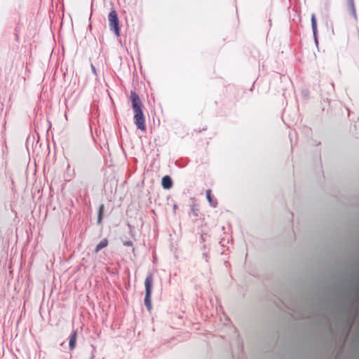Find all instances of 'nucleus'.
I'll use <instances>...</instances> for the list:
<instances>
[{
	"mask_svg": "<svg viewBox=\"0 0 359 359\" xmlns=\"http://www.w3.org/2000/svg\"><path fill=\"white\" fill-rule=\"evenodd\" d=\"M131 98L133 102V108L135 113L134 118L135 123L139 129H140L141 130H144V118L142 111L141 109L140 103L139 102V97L135 93H132Z\"/></svg>",
	"mask_w": 359,
	"mask_h": 359,
	"instance_id": "f257e3e1",
	"label": "nucleus"
},
{
	"mask_svg": "<svg viewBox=\"0 0 359 359\" xmlns=\"http://www.w3.org/2000/svg\"><path fill=\"white\" fill-rule=\"evenodd\" d=\"M108 20L109 22V25L111 29H114L116 34L117 36L119 35V27H118V15L116 11H111L108 16Z\"/></svg>",
	"mask_w": 359,
	"mask_h": 359,
	"instance_id": "f03ea898",
	"label": "nucleus"
},
{
	"mask_svg": "<svg viewBox=\"0 0 359 359\" xmlns=\"http://www.w3.org/2000/svg\"><path fill=\"white\" fill-rule=\"evenodd\" d=\"M152 285H153V278L151 275H149L147 276L144 281L145 286V294H151L152 290Z\"/></svg>",
	"mask_w": 359,
	"mask_h": 359,
	"instance_id": "7ed1b4c3",
	"label": "nucleus"
},
{
	"mask_svg": "<svg viewBox=\"0 0 359 359\" xmlns=\"http://www.w3.org/2000/svg\"><path fill=\"white\" fill-rule=\"evenodd\" d=\"M76 340H77V332L74 331L69 338V346L70 350H73L75 348L76 344Z\"/></svg>",
	"mask_w": 359,
	"mask_h": 359,
	"instance_id": "20e7f679",
	"label": "nucleus"
},
{
	"mask_svg": "<svg viewBox=\"0 0 359 359\" xmlns=\"http://www.w3.org/2000/svg\"><path fill=\"white\" fill-rule=\"evenodd\" d=\"M172 182L169 176H164L162 179V186L164 189H168L172 187Z\"/></svg>",
	"mask_w": 359,
	"mask_h": 359,
	"instance_id": "39448f33",
	"label": "nucleus"
},
{
	"mask_svg": "<svg viewBox=\"0 0 359 359\" xmlns=\"http://www.w3.org/2000/svg\"><path fill=\"white\" fill-rule=\"evenodd\" d=\"M311 25H312V29L315 38L316 43H318L317 38H316V33H317V23H316V19L314 14H312L311 15Z\"/></svg>",
	"mask_w": 359,
	"mask_h": 359,
	"instance_id": "423d86ee",
	"label": "nucleus"
},
{
	"mask_svg": "<svg viewBox=\"0 0 359 359\" xmlns=\"http://www.w3.org/2000/svg\"><path fill=\"white\" fill-rule=\"evenodd\" d=\"M108 245V241L107 239H102L96 246L95 249V252H98L102 248L107 247Z\"/></svg>",
	"mask_w": 359,
	"mask_h": 359,
	"instance_id": "0eeeda50",
	"label": "nucleus"
},
{
	"mask_svg": "<svg viewBox=\"0 0 359 359\" xmlns=\"http://www.w3.org/2000/svg\"><path fill=\"white\" fill-rule=\"evenodd\" d=\"M151 294H145L144 297V304L149 311L151 309Z\"/></svg>",
	"mask_w": 359,
	"mask_h": 359,
	"instance_id": "6e6552de",
	"label": "nucleus"
},
{
	"mask_svg": "<svg viewBox=\"0 0 359 359\" xmlns=\"http://www.w3.org/2000/svg\"><path fill=\"white\" fill-rule=\"evenodd\" d=\"M206 198L211 206L216 207L217 203L215 201H213L211 197V191L209 189L206 191Z\"/></svg>",
	"mask_w": 359,
	"mask_h": 359,
	"instance_id": "1a4fd4ad",
	"label": "nucleus"
},
{
	"mask_svg": "<svg viewBox=\"0 0 359 359\" xmlns=\"http://www.w3.org/2000/svg\"><path fill=\"white\" fill-rule=\"evenodd\" d=\"M102 208L103 206H100V210H99V217H98V222H100L101 221V214H102Z\"/></svg>",
	"mask_w": 359,
	"mask_h": 359,
	"instance_id": "9d476101",
	"label": "nucleus"
},
{
	"mask_svg": "<svg viewBox=\"0 0 359 359\" xmlns=\"http://www.w3.org/2000/svg\"><path fill=\"white\" fill-rule=\"evenodd\" d=\"M123 245L126 246H132L133 243L131 241H123Z\"/></svg>",
	"mask_w": 359,
	"mask_h": 359,
	"instance_id": "9b49d317",
	"label": "nucleus"
},
{
	"mask_svg": "<svg viewBox=\"0 0 359 359\" xmlns=\"http://www.w3.org/2000/svg\"><path fill=\"white\" fill-rule=\"evenodd\" d=\"M91 68H92V71H93V72H95V68L94 67V66H93V65H91Z\"/></svg>",
	"mask_w": 359,
	"mask_h": 359,
	"instance_id": "f8f14e48",
	"label": "nucleus"
}]
</instances>
